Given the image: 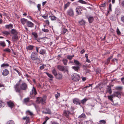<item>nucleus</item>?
<instances>
[{
    "mask_svg": "<svg viewBox=\"0 0 124 124\" xmlns=\"http://www.w3.org/2000/svg\"><path fill=\"white\" fill-rule=\"evenodd\" d=\"M108 111V110L107 109H106V110H100L99 111L100 113H106Z\"/></svg>",
    "mask_w": 124,
    "mask_h": 124,
    "instance_id": "bf43d9fd",
    "label": "nucleus"
},
{
    "mask_svg": "<svg viewBox=\"0 0 124 124\" xmlns=\"http://www.w3.org/2000/svg\"><path fill=\"white\" fill-rule=\"evenodd\" d=\"M20 88L21 90H26L27 88V85L26 83H23L20 86Z\"/></svg>",
    "mask_w": 124,
    "mask_h": 124,
    "instance_id": "1a4fd4ad",
    "label": "nucleus"
},
{
    "mask_svg": "<svg viewBox=\"0 0 124 124\" xmlns=\"http://www.w3.org/2000/svg\"><path fill=\"white\" fill-rule=\"evenodd\" d=\"M46 52V50H44L43 49H42L40 50L39 53L40 54L43 55Z\"/></svg>",
    "mask_w": 124,
    "mask_h": 124,
    "instance_id": "2f4dec72",
    "label": "nucleus"
},
{
    "mask_svg": "<svg viewBox=\"0 0 124 124\" xmlns=\"http://www.w3.org/2000/svg\"><path fill=\"white\" fill-rule=\"evenodd\" d=\"M67 31V29L63 28L62 30V32L64 34Z\"/></svg>",
    "mask_w": 124,
    "mask_h": 124,
    "instance_id": "13d9d810",
    "label": "nucleus"
},
{
    "mask_svg": "<svg viewBox=\"0 0 124 124\" xmlns=\"http://www.w3.org/2000/svg\"><path fill=\"white\" fill-rule=\"evenodd\" d=\"M43 112L46 114H51V112L50 109H46L45 110L43 111Z\"/></svg>",
    "mask_w": 124,
    "mask_h": 124,
    "instance_id": "393cba45",
    "label": "nucleus"
},
{
    "mask_svg": "<svg viewBox=\"0 0 124 124\" xmlns=\"http://www.w3.org/2000/svg\"><path fill=\"white\" fill-rule=\"evenodd\" d=\"M31 58L33 61L39 59L38 53L35 52H32L31 55Z\"/></svg>",
    "mask_w": 124,
    "mask_h": 124,
    "instance_id": "20e7f679",
    "label": "nucleus"
},
{
    "mask_svg": "<svg viewBox=\"0 0 124 124\" xmlns=\"http://www.w3.org/2000/svg\"><path fill=\"white\" fill-rule=\"evenodd\" d=\"M11 34L14 35H16L18 34V32L17 31L14 29H12L11 30Z\"/></svg>",
    "mask_w": 124,
    "mask_h": 124,
    "instance_id": "aec40b11",
    "label": "nucleus"
},
{
    "mask_svg": "<svg viewBox=\"0 0 124 124\" xmlns=\"http://www.w3.org/2000/svg\"><path fill=\"white\" fill-rule=\"evenodd\" d=\"M110 60V58H108L107 59V60L105 62V64L108 65L109 63Z\"/></svg>",
    "mask_w": 124,
    "mask_h": 124,
    "instance_id": "09e8293b",
    "label": "nucleus"
},
{
    "mask_svg": "<svg viewBox=\"0 0 124 124\" xmlns=\"http://www.w3.org/2000/svg\"><path fill=\"white\" fill-rule=\"evenodd\" d=\"M108 10L109 11H111V4H110L109 6Z\"/></svg>",
    "mask_w": 124,
    "mask_h": 124,
    "instance_id": "e2e57ef3",
    "label": "nucleus"
},
{
    "mask_svg": "<svg viewBox=\"0 0 124 124\" xmlns=\"http://www.w3.org/2000/svg\"><path fill=\"white\" fill-rule=\"evenodd\" d=\"M68 60L66 59H64L62 60V62L65 65H67Z\"/></svg>",
    "mask_w": 124,
    "mask_h": 124,
    "instance_id": "cd10ccee",
    "label": "nucleus"
},
{
    "mask_svg": "<svg viewBox=\"0 0 124 124\" xmlns=\"http://www.w3.org/2000/svg\"><path fill=\"white\" fill-rule=\"evenodd\" d=\"M3 51L4 52H6L8 53H10L11 52V50L10 49L8 48H6V49H4Z\"/></svg>",
    "mask_w": 124,
    "mask_h": 124,
    "instance_id": "c03bdc74",
    "label": "nucleus"
},
{
    "mask_svg": "<svg viewBox=\"0 0 124 124\" xmlns=\"http://www.w3.org/2000/svg\"><path fill=\"white\" fill-rule=\"evenodd\" d=\"M31 34L34 36V37L35 38V39L37 40L38 41L37 39H36L38 37V35L37 34V33L33 32Z\"/></svg>",
    "mask_w": 124,
    "mask_h": 124,
    "instance_id": "bb28decb",
    "label": "nucleus"
},
{
    "mask_svg": "<svg viewBox=\"0 0 124 124\" xmlns=\"http://www.w3.org/2000/svg\"><path fill=\"white\" fill-rule=\"evenodd\" d=\"M86 123L85 124H88L89 123H91H91L92 124V123L93 122V121H86ZM91 123H90V124H91Z\"/></svg>",
    "mask_w": 124,
    "mask_h": 124,
    "instance_id": "338daca9",
    "label": "nucleus"
},
{
    "mask_svg": "<svg viewBox=\"0 0 124 124\" xmlns=\"http://www.w3.org/2000/svg\"><path fill=\"white\" fill-rule=\"evenodd\" d=\"M74 109H72L71 111L68 110H65L63 111V115L65 117L67 118H68L69 115L70 114H72L74 113Z\"/></svg>",
    "mask_w": 124,
    "mask_h": 124,
    "instance_id": "f257e3e1",
    "label": "nucleus"
},
{
    "mask_svg": "<svg viewBox=\"0 0 124 124\" xmlns=\"http://www.w3.org/2000/svg\"><path fill=\"white\" fill-rule=\"evenodd\" d=\"M116 32L117 34L118 35H119L121 33V32L120 31V30L118 28L117 29Z\"/></svg>",
    "mask_w": 124,
    "mask_h": 124,
    "instance_id": "3c124183",
    "label": "nucleus"
},
{
    "mask_svg": "<svg viewBox=\"0 0 124 124\" xmlns=\"http://www.w3.org/2000/svg\"><path fill=\"white\" fill-rule=\"evenodd\" d=\"M29 98H25L24 100V102L26 103L29 102Z\"/></svg>",
    "mask_w": 124,
    "mask_h": 124,
    "instance_id": "5fc2aeb1",
    "label": "nucleus"
},
{
    "mask_svg": "<svg viewBox=\"0 0 124 124\" xmlns=\"http://www.w3.org/2000/svg\"><path fill=\"white\" fill-rule=\"evenodd\" d=\"M26 25L28 27L32 28L34 27V24L31 22L28 21L26 23Z\"/></svg>",
    "mask_w": 124,
    "mask_h": 124,
    "instance_id": "f8f14e48",
    "label": "nucleus"
},
{
    "mask_svg": "<svg viewBox=\"0 0 124 124\" xmlns=\"http://www.w3.org/2000/svg\"><path fill=\"white\" fill-rule=\"evenodd\" d=\"M7 103L8 106L11 108H14L15 107V105L14 103L12 101L7 102Z\"/></svg>",
    "mask_w": 124,
    "mask_h": 124,
    "instance_id": "9b49d317",
    "label": "nucleus"
},
{
    "mask_svg": "<svg viewBox=\"0 0 124 124\" xmlns=\"http://www.w3.org/2000/svg\"><path fill=\"white\" fill-rule=\"evenodd\" d=\"M5 105V103L4 102H3L1 101H0V108H2Z\"/></svg>",
    "mask_w": 124,
    "mask_h": 124,
    "instance_id": "72a5a7b5",
    "label": "nucleus"
},
{
    "mask_svg": "<svg viewBox=\"0 0 124 124\" xmlns=\"http://www.w3.org/2000/svg\"><path fill=\"white\" fill-rule=\"evenodd\" d=\"M73 103L76 104H81V102L80 100L77 98H75L73 100Z\"/></svg>",
    "mask_w": 124,
    "mask_h": 124,
    "instance_id": "2eb2a0df",
    "label": "nucleus"
},
{
    "mask_svg": "<svg viewBox=\"0 0 124 124\" xmlns=\"http://www.w3.org/2000/svg\"><path fill=\"white\" fill-rule=\"evenodd\" d=\"M74 62L75 64L79 66H80V63L78 61L74 60Z\"/></svg>",
    "mask_w": 124,
    "mask_h": 124,
    "instance_id": "e433bc0d",
    "label": "nucleus"
},
{
    "mask_svg": "<svg viewBox=\"0 0 124 124\" xmlns=\"http://www.w3.org/2000/svg\"><path fill=\"white\" fill-rule=\"evenodd\" d=\"M14 70L16 71L18 73L19 76H20L21 75V73L16 69H15Z\"/></svg>",
    "mask_w": 124,
    "mask_h": 124,
    "instance_id": "69168bd1",
    "label": "nucleus"
},
{
    "mask_svg": "<svg viewBox=\"0 0 124 124\" xmlns=\"http://www.w3.org/2000/svg\"><path fill=\"white\" fill-rule=\"evenodd\" d=\"M30 93L31 97L33 99L35 97L34 96H33V94L34 93L35 95L37 93L36 90L34 87H33V88L31 90L30 92Z\"/></svg>",
    "mask_w": 124,
    "mask_h": 124,
    "instance_id": "0eeeda50",
    "label": "nucleus"
},
{
    "mask_svg": "<svg viewBox=\"0 0 124 124\" xmlns=\"http://www.w3.org/2000/svg\"><path fill=\"white\" fill-rule=\"evenodd\" d=\"M85 21L83 19L79 22V24L80 25H85Z\"/></svg>",
    "mask_w": 124,
    "mask_h": 124,
    "instance_id": "7c9ffc66",
    "label": "nucleus"
},
{
    "mask_svg": "<svg viewBox=\"0 0 124 124\" xmlns=\"http://www.w3.org/2000/svg\"><path fill=\"white\" fill-rule=\"evenodd\" d=\"M28 21L27 19L24 18H22L21 19V22L23 25L25 23H26Z\"/></svg>",
    "mask_w": 124,
    "mask_h": 124,
    "instance_id": "412c9836",
    "label": "nucleus"
},
{
    "mask_svg": "<svg viewBox=\"0 0 124 124\" xmlns=\"http://www.w3.org/2000/svg\"><path fill=\"white\" fill-rule=\"evenodd\" d=\"M74 55H68L67 56V57L68 59L70 60L72 59L73 57H74Z\"/></svg>",
    "mask_w": 124,
    "mask_h": 124,
    "instance_id": "a18cd8bd",
    "label": "nucleus"
},
{
    "mask_svg": "<svg viewBox=\"0 0 124 124\" xmlns=\"http://www.w3.org/2000/svg\"><path fill=\"white\" fill-rule=\"evenodd\" d=\"M46 98L45 97L42 98L41 97H37V98L36 102L38 103H41L44 104L46 103Z\"/></svg>",
    "mask_w": 124,
    "mask_h": 124,
    "instance_id": "f03ea898",
    "label": "nucleus"
},
{
    "mask_svg": "<svg viewBox=\"0 0 124 124\" xmlns=\"http://www.w3.org/2000/svg\"><path fill=\"white\" fill-rule=\"evenodd\" d=\"M114 97H117L120 98L121 97V95L120 92L118 91L114 92L113 94Z\"/></svg>",
    "mask_w": 124,
    "mask_h": 124,
    "instance_id": "ddd939ff",
    "label": "nucleus"
},
{
    "mask_svg": "<svg viewBox=\"0 0 124 124\" xmlns=\"http://www.w3.org/2000/svg\"><path fill=\"white\" fill-rule=\"evenodd\" d=\"M70 2L69 1L64 5V10L66 9L67 8L69 7L70 5Z\"/></svg>",
    "mask_w": 124,
    "mask_h": 124,
    "instance_id": "4be33fe9",
    "label": "nucleus"
},
{
    "mask_svg": "<svg viewBox=\"0 0 124 124\" xmlns=\"http://www.w3.org/2000/svg\"><path fill=\"white\" fill-rule=\"evenodd\" d=\"M22 119L23 120H26L25 121L26 124H28L29 123H30V118L29 117H24L22 118Z\"/></svg>",
    "mask_w": 124,
    "mask_h": 124,
    "instance_id": "f3484780",
    "label": "nucleus"
},
{
    "mask_svg": "<svg viewBox=\"0 0 124 124\" xmlns=\"http://www.w3.org/2000/svg\"><path fill=\"white\" fill-rule=\"evenodd\" d=\"M5 27L7 29H11L13 27V26L12 24L10 23L8 25H6Z\"/></svg>",
    "mask_w": 124,
    "mask_h": 124,
    "instance_id": "5701e85b",
    "label": "nucleus"
},
{
    "mask_svg": "<svg viewBox=\"0 0 124 124\" xmlns=\"http://www.w3.org/2000/svg\"><path fill=\"white\" fill-rule=\"evenodd\" d=\"M107 92H108L110 94H111L112 93V91L111 90L110 86L109 85H108L107 86Z\"/></svg>",
    "mask_w": 124,
    "mask_h": 124,
    "instance_id": "b1692460",
    "label": "nucleus"
},
{
    "mask_svg": "<svg viewBox=\"0 0 124 124\" xmlns=\"http://www.w3.org/2000/svg\"><path fill=\"white\" fill-rule=\"evenodd\" d=\"M51 79H53V76L51 74H50L49 73H48L47 72H45V73Z\"/></svg>",
    "mask_w": 124,
    "mask_h": 124,
    "instance_id": "79ce46f5",
    "label": "nucleus"
},
{
    "mask_svg": "<svg viewBox=\"0 0 124 124\" xmlns=\"http://www.w3.org/2000/svg\"><path fill=\"white\" fill-rule=\"evenodd\" d=\"M15 89L16 91L17 92L20 93V89L19 88V87H15Z\"/></svg>",
    "mask_w": 124,
    "mask_h": 124,
    "instance_id": "de8ad7c7",
    "label": "nucleus"
},
{
    "mask_svg": "<svg viewBox=\"0 0 124 124\" xmlns=\"http://www.w3.org/2000/svg\"><path fill=\"white\" fill-rule=\"evenodd\" d=\"M34 47L35 46L33 45H29L26 47V49L28 51H31L33 49Z\"/></svg>",
    "mask_w": 124,
    "mask_h": 124,
    "instance_id": "dca6fc26",
    "label": "nucleus"
},
{
    "mask_svg": "<svg viewBox=\"0 0 124 124\" xmlns=\"http://www.w3.org/2000/svg\"><path fill=\"white\" fill-rule=\"evenodd\" d=\"M100 123H98V124H106V120H100L99 121Z\"/></svg>",
    "mask_w": 124,
    "mask_h": 124,
    "instance_id": "ea45409f",
    "label": "nucleus"
},
{
    "mask_svg": "<svg viewBox=\"0 0 124 124\" xmlns=\"http://www.w3.org/2000/svg\"><path fill=\"white\" fill-rule=\"evenodd\" d=\"M121 20L124 23V16H123L121 17Z\"/></svg>",
    "mask_w": 124,
    "mask_h": 124,
    "instance_id": "774afa93",
    "label": "nucleus"
},
{
    "mask_svg": "<svg viewBox=\"0 0 124 124\" xmlns=\"http://www.w3.org/2000/svg\"><path fill=\"white\" fill-rule=\"evenodd\" d=\"M0 46L3 47H4L6 46V44L4 41H1L0 42Z\"/></svg>",
    "mask_w": 124,
    "mask_h": 124,
    "instance_id": "f704fd0d",
    "label": "nucleus"
},
{
    "mask_svg": "<svg viewBox=\"0 0 124 124\" xmlns=\"http://www.w3.org/2000/svg\"><path fill=\"white\" fill-rule=\"evenodd\" d=\"M106 2H105V3L101 4L100 5V6L101 7H105L106 6Z\"/></svg>",
    "mask_w": 124,
    "mask_h": 124,
    "instance_id": "052dcab7",
    "label": "nucleus"
},
{
    "mask_svg": "<svg viewBox=\"0 0 124 124\" xmlns=\"http://www.w3.org/2000/svg\"><path fill=\"white\" fill-rule=\"evenodd\" d=\"M79 2L80 3L82 4H87V2L83 0H79L77 2Z\"/></svg>",
    "mask_w": 124,
    "mask_h": 124,
    "instance_id": "a19ab883",
    "label": "nucleus"
},
{
    "mask_svg": "<svg viewBox=\"0 0 124 124\" xmlns=\"http://www.w3.org/2000/svg\"><path fill=\"white\" fill-rule=\"evenodd\" d=\"M26 113L27 115H29L32 116L33 115V113L30 111L28 110L26 111Z\"/></svg>",
    "mask_w": 124,
    "mask_h": 124,
    "instance_id": "473e14b6",
    "label": "nucleus"
},
{
    "mask_svg": "<svg viewBox=\"0 0 124 124\" xmlns=\"http://www.w3.org/2000/svg\"><path fill=\"white\" fill-rule=\"evenodd\" d=\"M80 78L79 75L77 74H74L72 77V80L75 81H78Z\"/></svg>",
    "mask_w": 124,
    "mask_h": 124,
    "instance_id": "39448f33",
    "label": "nucleus"
},
{
    "mask_svg": "<svg viewBox=\"0 0 124 124\" xmlns=\"http://www.w3.org/2000/svg\"><path fill=\"white\" fill-rule=\"evenodd\" d=\"M9 73V71L7 69H5L3 71L2 75L4 76H6L8 75Z\"/></svg>",
    "mask_w": 124,
    "mask_h": 124,
    "instance_id": "a211bd4d",
    "label": "nucleus"
},
{
    "mask_svg": "<svg viewBox=\"0 0 124 124\" xmlns=\"http://www.w3.org/2000/svg\"><path fill=\"white\" fill-rule=\"evenodd\" d=\"M88 20L89 22L90 23H92L93 20L94 18L93 17L90 16L88 18Z\"/></svg>",
    "mask_w": 124,
    "mask_h": 124,
    "instance_id": "c756f323",
    "label": "nucleus"
},
{
    "mask_svg": "<svg viewBox=\"0 0 124 124\" xmlns=\"http://www.w3.org/2000/svg\"><path fill=\"white\" fill-rule=\"evenodd\" d=\"M67 14L70 16H73L74 15V11L72 8H70L67 11Z\"/></svg>",
    "mask_w": 124,
    "mask_h": 124,
    "instance_id": "423d86ee",
    "label": "nucleus"
},
{
    "mask_svg": "<svg viewBox=\"0 0 124 124\" xmlns=\"http://www.w3.org/2000/svg\"><path fill=\"white\" fill-rule=\"evenodd\" d=\"M52 15L49 16V17L51 18V20L52 21L55 20L56 19V17L53 15L52 14Z\"/></svg>",
    "mask_w": 124,
    "mask_h": 124,
    "instance_id": "c85d7f7f",
    "label": "nucleus"
},
{
    "mask_svg": "<svg viewBox=\"0 0 124 124\" xmlns=\"http://www.w3.org/2000/svg\"><path fill=\"white\" fill-rule=\"evenodd\" d=\"M41 5L40 4H39L37 5V7L38 8V10L39 11L41 9Z\"/></svg>",
    "mask_w": 124,
    "mask_h": 124,
    "instance_id": "4d7b16f0",
    "label": "nucleus"
},
{
    "mask_svg": "<svg viewBox=\"0 0 124 124\" xmlns=\"http://www.w3.org/2000/svg\"><path fill=\"white\" fill-rule=\"evenodd\" d=\"M42 30L44 32H48L49 31L47 29H42Z\"/></svg>",
    "mask_w": 124,
    "mask_h": 124,
    "instance_id": "6e6d98bb",
    "label": "nucleus"
},
{
    "mask_svg": "<svg viewBox=\"0 0 124 124\" xmlns=\"http://www.w3.org/2000/svg\"><path fill=\"white\" fill-rule=\"evenodd\" d=\"M6 124H15V123L13 120H9L7 122Z\"/></svg>",
    "mask_w": 124,
    "mask_h": 124,
    "instance_id": "37998d69",
    "label": "nucleus"
},
{
    "mask_svg": "<svg viewBox=\"0 0 124 124\" xmlns=\"http://www.w3.org/2000/svg\"><path fill=\"white\" fill-rule=\"evenodd\" d=\"M57 67L59 70L63 71L64 73L65 72H68L67 66H64L61 65H59L57 66Z\"/></svg>",
    "mask_w": 124,
    "mask_h": 124,
    "instance_id": "7ed1b4c3",
    "label": "nucleus"
},
{
    "mask_svg": "<svg viewBox=\"0 0 124 124\" xmlns=\"http://www.w3.org/2000/svg\"><path fill=\"white\" fill-rule=\"evenodd\" d=\"M52 72L55 76L57 75V74H58L56 70L54 69L52 70Z\"/></svg>",
    "mask_w": 124,
    "mask_h": 124,
    "instance_id": "4c0bfd02",
    "label": "nucleus"
},
{
    "mask_svg": "<svg viewBox=\"0 0 124 124\" xmlns=\"http://www.w3.org/2000/svg\"><path fill=\"white\" fill-rule=\"evenodd\" d=\"M72 68L74 69L75 71L78 72V70L80 69V67L79 66H73L72 67Z\"/></svg>",
    "mask_w": 124,
    "mask_h": 124,
    "instance_id": "a878e982",
    "label": "nucleus"
},
{
    "mask_svg": "<svg viewBox=\"0 0 124 124\" xmlns=\"http://www.w3.org/2000/svg\"><path fill=\"white\" fill-rule=\"evenodd\" d=\"M2 33L6 36H8L9 35L10 33L8 31H4L2 32Z\"/></svg>",
    "mask_w": 124,
    "mask_h": 124,
    "instance_id": "58836bf2",
    "label": "nucleus"
},
{
    "mask_svg": "<svg viewBox=\"0 0 124 124\" xmlns=\"http://www.w3.org/2000/svg\"><path fill=\"white\" fill-rule=\"evenodd\" d=\"M96 73L98 74L100 73L101 71V70L99 68H97L96 69Z\"/></svg>",
    "mask_w": 124,
    "mask_h": 124,
    "instance_id": "603ef678",
    "label": "nucleus"
},
{
    "mask_svg": "<svg viewBox=\"0 0 124 124\" xmlns=\"http://www.w3.org/2000/svg\"><path fill=\"white\" fill-rule=\"evenodd\" d=\"M47 15L46 16H45L44 15H43L42 16V17L44 18V19H46L48 18Z\"/></svg>",
    "mask_w": 124,
    "mask_h": 124,
    "instance_id": "0e129e2a",
    "label": "nucleus"
},
{
    "mask_svg": "<svg viewBox=\"0 0 124 124\" xmlns=\"http://www.w3.org/2000/svg\"><path fill=\"white\" fill-rule=\"evenodd\" d=\"M85 116V115L84 114H82L78 116V118L81 119L82 118H84Z\"/></svg>",
    "mask_w": 124,
    "mask_h": 124,
    "instance_id": "49530a36",
    "label": "nucleus"
},
{
    "mask_svg": "<svg viewBox=\"0 0 124 124\" xmlns=\"http://www.w3.org/2000/svg\"><path fill=\"white\" fill-rule=\"evenodd\" d=\"M76 11L78 15L81 14L82 13V7L81 6H78L76 8Z\"/></svg>",
    "mask_w": 124,
    "mask_h": 124,
    "instance_id": "6e6552de",
    "label": "nucleus"
},
{
    "mask_svg": "<svg viewBox=\"0 0 124 124\" xmlns=\"http://www.w3.org/2000/svg\"><path fill=\"white\" fill-rule=\"evenodd\" d=\"M9 66V65L8 64H5L3 63L1 65V67H4L5 66Z\"/></svg>",
    "mask_w": 124,
    "mask_h": 124,
    "instance_id": "864d4df0",
    "label": "nucleus"
},
{
    "mask_svg": "<svg viewBox=\"0 0 124 124\" xmlns=\"http://www.w3.org/2000/svg\"><path fill=\"white\" fill-rule=\"evenodd\" d=\"M46 65L44 64H43L42 66H40L39 67L40 69L42 70L46 66Z\"/></svg>",
    "mask_w": 124,
    "mask_h": 124,
    "instance_id": "8fccbe9b",
    "label": "nucleus"
},
{
    "mask_svg": "<svg viewBox=\"0 0 124 124\" xmlns=\"http://www.w3.org/2000/svg\"><path fill=\"white\" fill-rule=\"evenodd\" d=\"M88 100L86 98H85L83 99L80 101L81 103H82L83 104H84L85 103L86 101Z\"/></svg>",
    "mask_w": 124,
    "mask_h": 124,
    "instance_id": "c9c22d12",
    "label": "nucleus"
},
{
    "mask_svg": "<svg viewBox=\"0 0 124 124\" xmlns=\"http://www.w3.org/2000/svg\"><path fill=\"white\" fill-rule=\"evenodd\" d=\"M60 93H57L55 94V96L56 98L57 99V98L60 96Z\"/></svg>",
    "mask_w": 124,
    "mask_h": 124,
    "instance_id": "680f3d73",
    "label": "nucleus"
},
{
    "mask_svg": "<svg viewBox=\"0 0 124 124\" xmlns=\"http://www.w3.org/2000/svg\"><path fill=\"white\" fill-rule=\"evenodd\" d=\"M114 95L113 94L110 95H108V99L110 100L112 102V104L114 105L115 106L117 105L116 103H114V101L113 100V98L114 97Z\"/></svg>",
    "mask_w": 124,
    "mask_h": 124,
    "instance_id": "9d476101",
    "label": "nucleus"
},
{
    "mask_svg": "<svg viewBox=\"0 0 124 124\" xmlns=\"http://www.w3.org/2000/svg\"><path fill=\"white\" fill-rule=\"evenodd\" d=\"M55 77L56 79H58L60 80L62 78V76L61 74L60 73H58L57 74V75L55 76Z\"/></svg>",
    "mask_w": 124,
    "mask_h": 124,
    "instance_id": "6ab92c4d",
    "label": "nucleus"
},
{
    "mask_svg": "<svg viewBox=\"0 0 124 124\" xmlns=\"http://www.w3.org/2000/svg\"><path fill=\"white\" fill-rule=\"evenodd\" d=\"M12 40L15 42H16L17 40L19 39L18 36L17 35H13L12 37Z\"/></svg>",
    "mask_w": 124,
    "mask_h": 124,
    "instance_id": "4468645a",
    "label": "nucleus"
}]
</instances>
